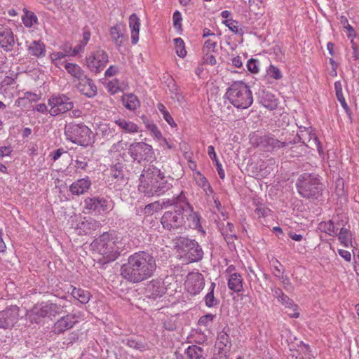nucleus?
Segmentation results:
<instances>
[{
    "instance_id": "obj_1",
    "label": "nucleus",
    "mask_w": 359,
    "mask_h": 359,
    "mask_svg": "<svg viewBox=\"0 0 359 359\" xmlns=\"http://www.w3.org/2000/svg\"><path fill=\"white\" fill-rule=\"evenodd\" d=\"M156 268V261L151 253L139 251L128 257L127 263L121 268V274L128 281L138 283L153 276Z\"/></svg>"
},
{
    "instance_id": "obj_2",
    "label": "nucleus",
    "mask_w": 359,
    "mask_h": 359,
    "mask_svg": "<svg viewBox=\"0 0 359 359\" xmlns=\"http://www.w3.org/2000/svg\"><path fill=\"white\" fill-rule=\"evenodd\" d=\"M172 184L165 179V174L151 165L144 168L140 177L139 191L148 197L161 196L170 189Z\"/></svg>"
},
{
    "instance_id": "obj_3",
    "label": "nucleus",
    "mask_w": 359,
    "mask_h": 359,
    "mask_svg": "<svg viewBox=\"0 0 359 359\" xmlns=\"http://www.w3.org/2000/svg\"><path fill=\"white\" fill-rule=\"evenodd\" d=\"M99 254L103 256V263L114 261L123 251V245L118 237L111 238L103 233L92 244Z\"/></svg>"
},
{
    "instance_id": "obj_4",
    "label": "nucleus",
    "mask_w": 359,
    "mask_h": 359,
    "mask_svg": "<svg viewBox=\"0 0 359 359\" xmlns=\"http://www.w3.org/2000/svg\"><path fill=\"white\" fill-rule=\"evenodd\" d=\"M296 187L303 198L316 200L322 195L324 186L318 175L304 172L298 177Z\"/></svg>"
},
{
    "instance_id": "obj_5",
    "label": "nucleus",
    "mask_w": 359,
    "mask_h": 359,
    "mask_svg": "<svg viewBox=\"0 0 359 359\" xmlns=\"http://www.w3.org/2000/svg\"><path fill=\"white\" fill-rule=\"evenodd\" d=\"M225 96L230 103L238 109H247L253 102L252 94L250 88L241 81L233 82L227 88Z\"/></svg>"
},
{
    "instance_id": "obj_6",
    "label": "nucleus",
    "mask_w": 359,
    "mask_h": 359,
    "mask_svg": "<svg viewBox=\"0 0 359 359\" xmlns=\"http://www.w3.org/2000/svg\"><path fill=\"white\" fill-rule=\"evenodd\" d=\"M67 140L80 146L87 147L92 142V131L84 123L74 122L65 125Z\"/></svg>"
},
{
    "instance_id": "obj_7",
    "label": "nucleus",
    "mask_w": 359,
    "mask_h": 359,
    "mask_svg": "<svg viewBox=\"0 0 359 359\" xmlns=\"http://www.w3.org/2000/svg\"><path fill=\"white\" fill-rule=\"evenodd\" d=\"M186 208H174L172 211L164 212L161 219L163 227L168 231L181 230L185 223L183 214Z\"/></svg>"
},
{
    "instance_id": "obj_8",
    "label": "nucleus",
    "mask_w": 359,
    "mask_h": 359,
    "mask_svg": "<svg viewBox=\"0 0 359 359\" xmlns=\"http://www.w3.org/2000/svg\"><path fill=\"white\" fill-rule=\"evenodd\" d=\"M48 104L50 107L48 112L53 116L66 113L74 107V103L65 95L51 97Z\"/></svg>"
},
{
    "instance_id": "obj_9",
    "label": "nucleus",
    "mask_w": 359,
    "mask_h": 359,
    "mask_svg": "<svg viewBox=\"0 0 359 359\" xmlns=\"http://www.w3.org/2000/svg\"><path fill=\"white\" fill-rule=\"evenodd\" d=\"M128 154L134 161H137L138 163L142 160L149 161L154 156L151 146L142 142L131 144L128 148Z\"/></svg>"
},
{
    "instance_id": "obj_10",
    "label": "nucleus",
    "mask_w": 359,
    "mask_h": 359,
    "mask_svg": "<svg viewBox=\"0 0 359 359\" xmlns=\"http://www.w3.org/2000/svg\"><path fill=\"white\" fill-rule=\"evenodd\" d=\"M109 62V57L107 53L98 49L93 52L87 58L86 64L89 69L94 73H99L106 67Z\"/></svg>"
},
{
    "instance_id": "obj_11",
    "label": "nucleus",
    "mask_w": 359,
    "mask_h": 359,
    "mask_svg": "<svg viewBox=\"0 0 359 359\" xmlns=\"http://www.w3.org/2000/svg\"><path fill=\"white\" fill-rule=\"evenodd\" d=\"M19 310L15 305L0 311V328L5 330L12 327L19 318Z\"/></svg>"
},
{
    "instance_id": "obj_12",
    "label": "nucleus",
    "mask_w": 359,
    "mask_h": 359,
    "mask_svg": "<svg viewBox=\"0 0 359 359\" xmlns=\"http://www.w3.org/2000/svg\"><path fill=\"white\" fill-rule=\"evenodd\" d=\"M79 322V317L74 313H69L61 317L52 327V332L55 334H60L72 328Z\"/></svg>"
},
{
    "instance_id": "obj_13",
    "label": "nucleus",
    "mask_w": 359,
    "mask_h": 359,
    "mask_svg": "<svg viewBox=\"0 0 359 359\" xmlns=\"http://www.w3.org/2000/svg\"><path fill=\"white\" fill-rule=\"evenodd\" d=\"M85 208L100 213L111 209L110 201L100 197L87 198L84 201Z\"/></svg>"
},
{
    "instance_id": "obj_14",
    "label": "nucleus",
    "mask_w": 359,
    "mask_h": 359,
    "mask_svg": "<svg viewBox=\"0 0 359 359\" xmlns=\"http://www.w3.org/2000/svg\"><path fill=\"white\" fill-rule=\"evenodd\" d=\"M76 87L80 93L88 97H94L97 93V86L93 81L87 76L79 81Z\"/></svg>"
},
{
    "instance_id": "obj_15",
    "label": "nucleus",
    "mask_w": 359,
    "mask_h": 359,
    "mask_svg": "<svg viewBox=\"0 0 359 359\" xmlns=\"http://www.w3.org/2000/svg\"><path fill=\"white\" fill-rule=\"evenodd\" d=\"M15 38L12 30L0 27V46L6 51H11L15 45Z\"/></svg>"
},
{
    "instance_id": "obj_16",
    "label": "nucleus",
    "mask_w": 359,
    "mask_h": 359,
    "mask_svg": "<svg viewBox=\"0 0 359 359\" xmlns=\"http://www.w3.org/2000/svg\"><path fill=\"white\" fill-rule=\"evenodd\" d=\"M259 145L266 151L278 149L287 145L285 142H280L274 137L267 135L259 137Z\"/></svg>"
},
{
    "instance_id": "obj_17",
    "label": "nucleus",
    "mask_w": 359,
    "mask_h": 359,
    "mask_svg": "<svg viewBox=\"0 0 359 359\" xmlns=\"http://www.w3.org/2000/svg\"><path fill=\"white\" fill-rule=\"evenodd\" d=\"M205 283L201 274L189 277L186 282L187 291L191 294H198L204 287Z\"/></svg>"
},
{
    "instance_id": "obj_18",
    "label": "nucleus",
    "mask_w": 359,
    "mask_h": 359,
    "mask_svg": "<svg viewBox=\"0 0 359 359\" xmlns=\"http://www.w3.org/2000/svg\"><path fill=\"white\" fill-rule=\"evenodd\" d=\"M146 292L149 298L156 299L165 294V288L161 280H152L147 284Z\"/></svg>"
},
{
    "instance_id": "obj_19",
    "label": "nucleus",
    "mask_w": 359,
    "mask_h": 359,
    "mask_svg": "<svg viewBox=\"0 0 359 359\" xmlns=\"http://www.w3.org/2000/svg\"><path fill=\"white\" fill-rule=\"evenodd\" d=\"M91 186V182L88 177L73 182L69 187V191L73 195L79 196L88 191Z\"/></svg>"
},
{
    "instance_id": "obj_20",
    "label": "nucleus",
    "mask_w": 359,
    "mask_h": 359,
    "mask_svg": "<svg viewBox=\"0 0 359 359\" xmlns=\"http://www.w3.org/2000/svg\"><path fill=\"white\" fill-rule=\"evenodd\" d=\"M160 205H163V208L172 205H174L175 208H179L180 207L190 208V204L188 202L184 191H181L176 197L163 201L162 203H160Z\"/></svg>"
},
{
    "instance_id": "obj_21",
    "label": "nucleus",
    "mask_w": 359,
    "mask_h": 359,
    "mask_svg": "<svg viewBox=\"0 0 359 359\" xmlns=\"http://www.w3.org/2000/svg\"><path fill=\"white\" fill-rule=\"evenodd\" d=\"M101 224L94 219L89 218L78 224L77 229L79 234H90L93 231L100 229Z\"/></svg>"
},
{
    "instance_id": "obj_22",
    "label": "nucleus",
    "mask_w": 359,
    "mask_h": 359,
    "mask_svg": "<svg viewBox=\"0 0 359 359\" xmlns=\"http://www.w3.org/2000/svg\"><path fill=\"white\" fill-rule=\"evenodd\" d=\"M308 136V140L306 141V137H304V135H298L299 140H301L306 147L314 149L316 148L320 154L323 153V148L320 145V142L318 138L314 135L311 133H306Z\"/></svg>"
},
{
    "instance_id": "obj_23",
    "label": "nucleus",
    "mask_w": 359,
    "mask_h": 359,
    "mask_svg": "<svg viewBox=\"0 0 359 359\" xmlns=\"http://www.w3.org/2000/svg\"><path fill=\"white\" fill-rule=\"evenodd\" d=\"M129 27L131 29V39L133 44H136L139 39L140 20L135 13L129 18Z\"/></svg>"
},
{
    "instance_id": "obj_24",
    "label": "nucleus",
    "mask_w": 359,
    "mask_h": 359,
    "mask_svg": "<svg viewBox=\"0 0 359 359\" xmlns=\"http://www.w3.org/2000/svg\"><path fill=\"white\" fill-rule=\"evenodd\" d=\"M279 302L282 304L285 305V308L290 310L287 311V313L290 318H297L299 316L298 306L295 304L293 300H292L286 294L282 299H280Z\"/></svg>"
},
{
    "instance_id": "obj_25",
    "label": "nucleus",
    "mask_w": 359,
    "mask_h": 359,
    "mask_svg": "<svg viewBox=\"0 0 359 359\" xmlns=\"http://www.w3.org/2000/svg\"><path fill=\"white\" fill-rule=\"evenodd\" d=\"M28 52L31 55L41 57L46 54V48L44 43L41 41H33L28 46Z\"/></svg>"
},
{
    "instance_id": "obj_26",
    "label": "nucleus",
    "mask_w": 359,
    "mask_h": 359,
    "mask_svg": "<svg viewBox=\"0 0 359 359\" xmlns=\"http://www.w3.org/2000/svg\"><path fill=\"white\" fill-rule=\"evenodd\" d=\"M114 123L120 129L127 133H135L139 130V127L137 124L132 121H126L124 118H119L116 119Z\"/></svg>"
},
{
    "instance_id": "obj_27",
    "label": "nucleus",
    "mask_w": 359,
    "mask_h": 359,
    "mask_svg": "<svg viewBox=\"0 0 359 359\" xmlns=\"http://www.w3.org/2000/svg\"><path fill=\"white\" fill-rule=\"evenodd\" d=\"M229 288L235 292H239L243 290V278L242 276L238 273H234L231 274L228 280Z\"/></svg>"
},
{
    "instance_id": "obj_28",
    "label": "nucleus",
    "mask_w": 359,
    "mask_h": 359,
    "mask_svg": "<svg viewBox=\"0 0 359 359\" xmlns=\"http://www.w3.org/2000/svg\"><path fill=\"white\" fill-rule=\"evenodd\" d=\"M334 89L336 93V96L337 98V100L340 102L341 104V107L345 110L346 114L349 116V118H351V111L350 108L348 107L345 98L343 95L342 93V85L341 83L338 81L334 83Z\"/></svg>"
},
{
    "instance_id": "obj_29",
    "label": "nucleus",
    "mask_w": 359,
    "mask_h": 359,
    "mask_svg": "<svg viewBox=\"0 0 359 359\" xmlns=\"http://www.w3.org/2000/svg\"><path fill=\"white\" fill-rule=\"evenodd\" d=\"M189 211L187 216L188 226L189 228L196 229L201 227L200 222V215L193 210V207L190 205V208H186V211Z\"/></svg>"
},
{
    "instance_id": "obj_30",
    "label": "nucleus",
    "mask_w": 359,
    "mask_h": 359,
    "mask_svg": "<svg viewBox=\"0 0 359 359\" xmlns=\"http://www.w3.org/2000/svg\"><path fill=\"white\" fill-rule=\"evenodd\" d=\"M71 294L83 304H87L90 298V293L88 291L81 288H76L73 286H72Z\"/></svg>"
},
{
    "instance_id": "obj_31",
    "label": "nucleus",
    "mask_w": 359,
    "mask_h": 359,
    "mask_svg": "<svg viewBox=\"0 0 359 359\" xmlns=\"http://www.w3.org/2000/svg\"><path fill=\"white\" fill-rule=\"evenodd\" d=\"M338 237L341 243L343 244L344 247L348 248L353 246L352 234L348 229L343 226L341 227Z\"/></svg>"
},
{
    "instance_id": "obj_32",
    "label": "nucleus",
    "mask_w": 359,
    "mask_h": 359,
    "mask_svg": "<svg viewBox=\"0 0 359 359\" xmlns=\"http://www.w3.org/2000/svg\"><path fill=\"white\" fill-rule=\"evenodd\" d=\"M122 102L126 108L132 111L136 109L140 105L137 97L133 94L123 95L122 97Z\"/></svg>"
},
{
    "instance_id": "obj_33",
    "label": "nucleus",
    "mask_w": 359,
    "mask_h": 359,
    "mask_svg": "<svg viewBox=\"0 0 359 359\" xmlns=\"http://www.w3.org/2000/svg\"><path fill=\"white\" fill-rule=\"evenodd\" d=\"M186 353L189 359H205L203 349L196 345L189 346L186 350Z\"/></svg>"
},
{
    "instance_id": "obj_34",
    "label": "nucleus",
    "mask_w": 359,
    "mask_h": 359,
    "mask_svg": "<svg viewBox=\"0 0 359 359\" xmlns=\"http://www.w3.org/2000/svg\"><path fill=\"white\" fill-rule=\"evenodd\" d=\"M65 68L69 74H70L74 78L77 79L78 81H80L86 76L81 68L76 64L66 63Z\"/></svg>"
},
{
    "instance_id": "obj_35",
    "label": "nucleus",
    "mask_w": 359,
    "mask_h": 359,
    "mask_svg": "<svg viewBox=\"0 0 359 359\" xmlns=\"http://www.w3.org/2000/svg\"><path fill=\"white\" fill-rule=\"evenodd\" d=\"M262 104L269 110H274L278 107V102L271 93H266L261 100Z\"/></svg>"
},
{
    "instance_id": "obj_36",
    "label": "nucleus",
    "mask_w": 359,
    "mask_h": 359,
    "mask_svg": "<svg viewBox=\"0 0 359 359\" xmlns=\"http://www.w3.org/2000/svg\"><path fill=\"white\" fill-rule=\"evenodd\" d=\"M344 225L343 219L337 220L336 224L333 220H330L324 224L325 232L330 236L337 235L339 226Z\"/></svg>"
},
{
    "instance_id": "obj_37",
    "label": "nucleus",
    "mask_w": 359,
    "mask_h": 359,
    "mask_svg": "<svg viewBox=\"0 0 359 359\" xmlns=\"http://www.w3.org/2000/svg\"><path fill=\"white\" fill-rule=\"evenodd\" d=\"M221 232L227 243H231L233 241V238H236V236L233 230V225L230 222H227L226 225L222 228Z\"/></svg>"
},
{
    "instance_id": "obj_38",
    "label": "nucleus",
    "mask_w": 359,
    "mask_h": 359,
    "mask_svg": "<svg viewBox=\"0 0 359 359\" xmlns=\"http://www.w3.org/2000/svg\"><path fill=\"white\" fill-rule=\"evenodd\" d=\"M110 175L111 178L116 180L117 181H121L122 182H125L123 165L120 163H118L111 167Z\"/></svg>"
},
{
    "instance_id": "obj_39",
    "label": "nucleus",
    "mask_w": 359,
    "mask_h": 359,
    "mask_svg": "<svg viewBox=\"0 0 359 359\" xmlns=\"http://www.w3.org/2000/svg\"><path fill=\"white\" fill-rule=\"evenodd\" d=\"M215 287V283H212L210 291L207 293L205 297V303L208 307H213L219 304V300L214 297V290Z\"/></svg>"
},
{
    "instance_id": "obj_40",
    "label": "nucleus",
    "mask_w": 359,
    "mask_h": 359,
    "mask_svg": "<svg viewBox=\"0 0 359 359\" xmlns=\"http://www.w3.org/2000/svg\"><path fill=\"white\" fill-rule=\"evenodd\" d=\"M217 345L219 349L223 350L224 348H230L231 342L226 332H222L217 336Z\"/></svg>"
},
{
    "instance_id": "obj_41",
    "label": "nucleus",
    "mask_w": 359,
    "mask_h": 359,
    "mask_svg": "<svg viewBox=\"0 0 359 359\" xmlns=\"http://www.w3.org/2000/svg\"><path fill=\"white\" fill-rule=\"evenodd\" d=\"M189 259L191 262H195L202 259L203 257V251L201 246L198 244L188 254Z\"/></svg>"
},
{
    "instance_id": "obj_42",
    "label": "nucleus",
    "mask_w": 359,
    "mask_h": 359,
    "mask_svg": "<svg viewBox=\"0 0 359 359\" xmlns=\"http://www.w3.org/2000/svg\"><path fill=\"white\" fill-rule=\"evenodd\" d=\"M110 35L116 46H121L122 41L119 40L123 37L120 25H115L110 29Z\"/></svg>"
},
{
    "instance_id": "obj_43",
    "label": "nucleus",
    "mask_w": 359,
    "mask_h": 359,
    "mask_svg": "<svg viewBox=\"0 0 359 359\" xmlns=\"http://www.w3.org/2000/svg\"><path fill=\"white\" fill-rule=\"evenodd\" d=\"M340 22L343 27L348 31L347 36L349 39H354L356 37V33L353 27L348 24L346 17L341 15L340 17Z\"/></svg>"
},
{
    "instance_id": "obj_44",
    "label": "nucleus",
    "mask_w": 359,
    "mask_h": 359,
    "mask_svg": "<svg viewBox=\"0 0 359 359\" xmlns=\"http://www.w3.org/2000/svg\"><path fill=\"white\" fill-rule=\"evenodd\" d=\"M177 55L180 57H184L187 55L184 42L181 38L174 39Z\"/></svg>"
},
{
    "instance_id": "obj_45",
    "label": "nucleus",
    "mask_w": 359,
    "mask_h": 359,
    "mask_svg": "<svg viewBox=\"0 0 359 359\" xmlns=\"http://www.w3.org/2000/svg\"><path fill=\"white\" fill-rule=\"evenodd\" d=\"M36 316L39 318H44L48 316V309L46 308V304L41 306H34L29 311V316Z\"/></svg>"
},
{
    "instance_id": "obj_46",
    "label": "nucleus",
    "mask_w": 359,
    "mask_h": 359,
    "mask_svg": "<svg viewBox=\"0 0 359 359\" xmlns=\"http://www.w3.org/2000/svg\"><path fill=\"white\" fill-rule=\"evenodd\" d=\"M223 23L228 27V28L235 34L243 35V32L242 29L238 28V22L233 19L224 20Z\"/></svg>"
},
{
    "instance_id": "obj_47",
    "label": "nucleus",
    "mask_w": 359,
    "mask_h": 359,
    "mask_svg": "<svg viewBox=\"0 0 359 359\" xmlns=\"http://www.w3.org/2000/svg\"><path fill=\"white\" fill-rule=\"evenodd\" d=\"M158 109L162 113L164 119L170 126H176V123H175L174 119L172 118L170 113L166 110L165 106L163 104L159 103L158 104Z\"/></svg>"
},
{
    "instance_id": "obj_48",
    "label": "nucleus",
    "mask_w": 359,
    "mask_h": 359,
    "mask_svg": "<svg viewBox=\"0 0 359 359\" xmlns=\"http://www.w3.org/2000/svg\"><path fill=\"white\" fill-rule=\"evenodd\" d=\"M46 308L48 309V316H55L62 311V306L57 304L47 303Z\"/></svg>"
},
{
    "instance_id": "obj_49",
    "label": "nucleus",
    "mask_w": 359,
    "mask_h": 359,
    "mask_svg": "<svg viewBox=\"0 0 359 359\" xmlns=\"http://www.w3.org/2000/svg\"><path fill=\"white\" fill-rule=\"evenodd\" d=\"M194 240L189 239L187 237L180 236L175 240L177 247L182 249L183 251L187 248L189 245H193Z\"/></svg>"
},
{
    "instance_id": "obj_50",
    "label": "nucleus",
    "mask_w": 359,
    "mask_h": 359,
    "mask_svg": "<svg viewBox=\"0 0 359 359\" xmlns=\"http://www.w3.org/2000/svg\"><path fill=\"white\" fill-rule=\"evenodd\" d=\"M163 209V205H160L158 201L147 205L144 208V212L148 215H152L154 212H158Z\"/></svg>"
},
{
    "instance_id": "obj_51",
    "label": "nucleus",
    "mask_w": 359,
    "mask_h": 359,
    "mask_svg": "<svg viewBox=\"0 0 359 359\" xmlns=\"http://www.w3.org/2000/svg\"><path fill=\"white\" fill-rule=\"evenodd\" d=\"M266 72L268 75L274 79L278 80L282 78V74L280 71L272 65L269 67Z\"/></svg>"
},
{
    "instance_id": "obj_52",
    "label": "nucleus",
    "mask_w": 359,
    "mask_h": 359,
    "mask_svg": "<svg viewBox=\"0 0 359 359\" xmlns=\"http://www.w3.org/2000/svg\"><path fill=\"white\" fill-rule=\"evenodd\" d=\"M215 317V315L208 313L201 317L198 320V324L207 327L210 323H212Z\"/></svg>"
},
{
    "instance_id": "obj_53",
    "label": "nucleus",
    "mask_w": 359,
    "mask_h": 359,
    "mask_svg": "<svg viewBox=\"0 0 359 359\" xmlns=\"http://www.w3.org/2000/svg\"><path fill=\"white\" fill-rule=\"evenodd\" d=\"M217 46V41H212V39H208L204 43L203 52H215V48Z\"/></svg>"
},
{
    "instance_id": "obj_54",
    "label": "nucleus",
    "mask_w": 359,
    "mask_h": 359,
    "mask_svg": "<svg viewBox=\"0 0 359 359\" xmlns=\"http://www.w3.org/2000/svg\"><path fill=\"white\" fill-rule=\"evenodd\" d=\"M22 20L26 27H31L34 22H36L37 18L33 13H27L26 17L23 18Z\"/></svg>"
},
{
    "instance_id": "obj_55",
    "label": "nucleus",
    "mask_w": 359,
    "mask_h": 359,
    "mask_svg": "<svg viewBox=\"0 0 359 359\" xmlns=\"http://www.w3.org/2000/svg\"><path fill=\"white\" fill-rule=\"evenodd\" d=\"M259 61L255 59H250L247 63L248 69L252 73H257L259 72Z\"/></svg>"
},
{
    "instance_id": "obj_56",
    "label": "nucleus",
    "mask_w": 359,
    "mask_h": 359,
    "mask_svg": "<svg viewBox=\"0 0 359 359\" xmlns=\"http://www.w3.org/2000/svg\"><path fill=\"white\" fill-rule=\"evenodd\" d=\"M172 19H173V26L176 29H180L182 28L181 22L182 20V15H181V13H180V11H176L173 13Z\"/></svg>"
},
{
    "instance_id": "obj_57",
    "label": "nucleus",
    "mask_w": 359,
    "mask_h": 359,
    "mask_svg": "<svg viewBox=\"0 0 359 359\" xmlns=\"http://www.w3.org/2000/svg\"><path fill=\"white\" fill-rule=\"evenodd\" d=\"M148 130L152 133L156 138L160 140L162 138V134L155 124H148L147 126Z\"/></svg>"
},
{
    "instance_id": "obj_58",
    "label": "nucleus",
    "mask_w": 359,
    "mask_h": 359,
    "mask_svg": "<svg viewBox=\"0 0 359 359\" xmlns=\"http://www.w3.org/2000/svg\"><path fill=\"white\" fill-rule=\"evenodd\" d=\"M273 269H274V271H273L274 275L278 278H280V276H283L284 269H283V266H282V264L278 260H276L274 262Z\"/></svg>"
},
{
    "instance_id": "obj_59",
    "label": "nucleus",
    "mask_w": 359,
    "mask_h": 359,
    "mask_svg": "<svg viewBox=\"0 0 359 359\" xmlns=\"http://www.w3.org/2000/svg\"><path fill=\"white\" fill-rule=\"evenodd\" d=\"M203 53V60L205 63L210 65H215L216 64V58L212 54L210 53V52H205Z\"/></svg>"
},
{
    "instance_id": "obj_60",
    "label": "nucleus",
    "mask_w": 359,
    "mask_h": 359,
    "mask_svg": "<svg viewBox=\"0 0 359 359\" xmlns=\"http://www.w3.org/2000/svg\"><path fill=\"white\" fill-rule=\"evenodd\" d=\"M199 180L197 181L198 184L200 187H203L205 190L206 189V188L211 189V187L208 183V180H206V178L202 176L201 174H199Z\"/></svg>"
},
{
    "instance_id": "obj_61",
    "label": "nucleus",
    "mask_w": 359,
    "mask_h": 359,
    "mask_svg": "<svg viewBox=\"0 0 359 359\" xmlns=\"http://www.w3.org/2000/svg\"><path fill=\"white\" fill-rule=\"evenodd\" d=\"M351 48L353 49L352 57L354 60L359 59V49L357 46L356 43L353 39L351 40Z\"/></svg>"
},
{
    "instance_id": "obj_62",
    "label": "nucleus",
    "mask_w": 359,
    "mask_h": 359,
    "mask_svg": "<svg viewBox=\"0 0 359 359\" xmlns=\"http://www.w3.org/2000/svg\"><path fill=\"white\" fill-rule=\"evenodd\" d=\"M127 345L133 348L141 350L143 348V345L141 343L136 341L134 339H128L127 340Z\"/></svg>"
},
{
    "instance_id": "obj_63",
    "label": "nucleus",
    "mask_w": 359,
    "mask_h": 359,
    "mask_svg": "<svg viewBox=\"0 0 359 359\" xmlns=\"http://www.w3.org/2000/svg\"><path fill=\"white\" fill-rule=\"evenodd\" d=\"M117 72L118 68L116 66L111 65L106 70L104 76L105 77H111L115 75Z\"/></svg>"
},
{
    "instance_id": "obj_64",
    "label": "nucleus",
    "mask_w": 359,
    "mask_h": 359,
    "mask_svg": "<svg viewBox=\"0 0 359 359\" xmlns=\"http://www.w3.org/2000/svg\"><path fill=\"white\" fill-rule=\"evenodd\" d=\"M12 151V149L9 147H0V156L1 157L8 156Z\"/></svg>"
}]
</instances>
